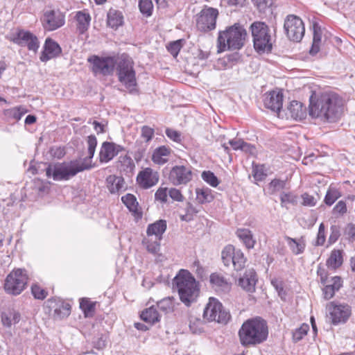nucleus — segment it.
<instances>
[{"mask_svg": "<svg viewBox=\"0 0 355 355\" xmlns=\"http://www.w3.org/2000/svg\"><path fill=\"white\" fill-rule=\"evenodd\" d=\"M331 233L329 238V243H334L340 236V228L337 225H333L330 227Z\"/></svg>", "mask_w": 355, "mask_h": 355, "instance_id": "864d4df0", "label": "nucleus"}, {"mask_svg": "<svg viewBox=\"0 0 355 355\" xmlns=\"http://www.w3.org/2000/svg\"><path fill=\"white\" fill-rule=\"evenodd\" d=\"M252 173L254 180L259 182L263 180L267 176L263 165L253 164Z\"/></svg>", "mask_w": 355, "mask_h": 355, "instance_id": "8fccbe9b", "label": "nucleus"}, {"mask_svg": "<svg viewBox=\"0 0 355 355\" xmlns=\"http://www.w3.org/2000/svg\"><path fill=\"white\" fill-rule=\"evenodd\" d=\"M246 36V30L239 23L227 27L218 33V52L241 49L244 46Z\"/></svg>", "mask_w": 355, "mask_h": 355, "instance_id": "39448f33", "label": "nucleus"}, {"mask_svg": "<svg viewBox=\"0 0 355 355\" xmlns=\"http://www.w3.org/2000/svg\"><path fill=\"white\" fill-rule=\"evenodd\" d=\"M280 201L282 207H286V204L295 205L297 202V197L292 193L283 192L280 195Z\"/></svg>", "mask_w": 355, "mask_h": 355, "instance_id": "09e8293b", "label": "nucleus"}, {"mask_svg": "<svg viewBox=\"0 0 355 355\" xmlns=\"http://www.w3.org/2000/svg\"><path fill=\"white\" fill-rule=\"evenodd\" d=\"M77 21V29L79 33H84L89 28L91 17L88 12L84 11H78L75 17Z\"/></svg>", "mask_w": 355, "mask_h": 355, "instance_id": "c9c22d12", "label": "nucleus"}, {"mask_svg": "<svg viewBox=\"0 0 355 355\" xmlns=\"http://www.w3.org/2000/svg\"><path fill=\"white\" fill-rule=\"evenodd\" d=\"M10 40L20 46H26L29 51L35 53L40 47L37 37L28 31L19 30L10 37Z\"/></svg>", "mask_w": 355, "mask_h": 355, "instance_id": "ddd939ff", "label": "nucleus"}, {"mask_svg": "<svg viewBox=\"0 0 355 355\" xmlns=\"http://www.w3.org/2000/svg\"><path fill=\"white\" fill-rule=\"evenodd\" d=\"M344 234L347 239L355 241V224H347L344 230Z\"/></svg>", "mask_w": 355, "mask_h": 355, "instance_id": "338daca9", "label": "nucleus"}, {"mask_svg": "<svg viewBox=\"0 0 355 355\" xmlns=\"http://www.w3.org/2000/svg\"><path fill=\"white\" fill-rule=\"evenodd\" d=\"M116 167L123 175L130 177L135 168L132 159L128 155H121L116 162Z\"/></svg>", "mask_w": 355, "mask_h": 355, "instance_id": "393cba45", "label": "nucleus"}, {"mask_svg": "<svg viewBox=\"0 0 355 355\" xmlns=\"http://www.w3.org/2000/svg\"><path fill=\"white\" fill-rule=\"evenodd\" d=\"M159 178V173L157 171L147 167L139 171L137 176V182L141 188L148 189L157 184Z\"/></svg>", "mask_w": 355, "mask_h": 355, "instance_id": "6ab92c4d", "label": "nucleus"}, {"mask_svg": "<svg viewBox=\"0 0 355 355\" xmlns=\"http://www.w3.org/2000/svg\"><path fill=\"white\" fill-rule=\"evenodd\" d=\"M115 68L119 81L128 89L129 93H137L136 72L132 58L127 54H122L117 58Z\"/></svg>", "mask_w": 355, "mask_h": 355, "instance_id": "423d86ee", "label": "nucleus"}, {"mask_svg": "<svg viewBox=\"0 0 355 355\" xmlns=\"http://www.w3.org/2000/svg\"><path fill=\"white\" fill-rule=\"evenodd\" d=\"M257 281L258 278L255 270L248 269L245 271L242 277H239L238 284L245 291L252 293L255 292Z\"/></svg>", "mask_w": 355, "mask_h": 355, "instance_id": "5701e85b", "label": "nucleus"}, {"mask_svg": "<svg viewBox=\"0 0 355 355\" xmlns=\"http://www.w3.org/2000/svg\"><path fill=\"white\" fill-rule=\"evenodd\" d=\"M166 221L165 220L160 219L148 225L146 234L148 236L155 235L159 240H160L162 234L166 230Z\"/></svg>", "mask_w": 355, "mask_h": 355, "instance_id": "c85d7f7f", "label": "nucleus"}, {"mask_svg": "<svg viewBox=\"0 0 355 355\" xmlns=\"http://www.w3.org/2000/svg\"><path fill=\"white\" fill-rule=\"evenodd\" d=\"M196 200L201 205L211 202L214 199L211 190L207 187L196 188Z\"/></svg>", "mask_w": 355, "mask_h": 355, "instance_id": "e433bc0d", "label": "nucleus"}, {"mask_svg": "<svg viewBox=\"0 0 355 355\" xmlns=\"http://www.w3.org/2000/svg\"><path fill=\"white\" fill-rule=\"evenodd\" d=\"M31 293L33 297L37 300H42L45 299L48 295V292L37 284L31 286Z\"/></svg>", "mask_w": 355, "mask_h": 355, "instance_id": "3c124183", "label": "nucleus"}, {"mask_svg": "<svg viewBox=\"0 0 355 355\" xmlns=\"http://www.w3.org/2000/svg\"><path fill=\"white\" fill-rule=\"evenodd\" d=\"M193 179L191 167L183 165L173 166L169 173L168 180L175 186L186 185Z\"/></svg>", "mask_w": 355, "mask_h": 355, "instance_id": "2eb2a0df", "label": "nucleus"}, {"mask_svg": "<svg viewBox=\"0 0 355 355\" xmlns=\"http://www.w3.org/2000/svg\"><path fill=\"white\" fill-rule=\"evenodd\" d=\"M173 284L186 306H190L196 300L200 293L199 284L190 272L181 269L174 277Z\"/></svg>", "mask_w": 355, "mask_h": 355, "instance_id": "20e7f679", "label": "nucleus"}, {"mask_svg": "<svg viewBox=\"0 0 355 355\" xmlns=\"http://www.w3.org/2000/svg\"><path fill=\"white\" fill-rule=\"evenodd\" d=\"M182 47V40H178L173 42H171L166 49L174 57L176 58L179 54Z\"/></svg>", "mask_w": 355, "mask_h": 355, "instance_id": "49530a36", "label": "nucleus"}, {"mask_svg": "<svg viewBox=\"0 0 355 355\" xmlns=\"http://www.w3.org/2000/svg\"><path fill=\"white\" fill-rule=\"evenodd\" d=\"M117 58L114 55L99 56L93 55L87 58V62L92 64L93 73L110 76L114 73Z\"/></svg>", "mask_w": 355, "mask_h": 355, "instance_id": "9d476101", "label": "nucleus"}, {"mask_svg": "<svg viewBox=\"0 0 355 355\" xmlns=\"http://www.w3.org/2000/svg\"><path fill=\"white\" fill-rule=\"evenodd\" d=\"M138 7L144 17H150L152 16L154 8L152 0H139Z\"/></svg>", "mask_w": 355, "mask_h": 355, "instance_id": "37998d69", "label": "nucleus"}, {"mask_svg": "<svg viewBox=\"0 0 355 355\" xmlns=\"http://www.w3.org/2000/svg\"><path fill=\"white\" fill-rule=\"evenodd\" d=\"M329 310L334 325L345 323L351 315V307L346 304H336L332 302L329 306Z\"/></svg>", "mask_w": 355, "mask_h": 355, "instance_id": "f3484780", "label": "nucleus"}, {"mask_svg": "<svg viewBox=\"0 0 355 355\" xmlns=\"http://www.w3.org/2000/svg\"><path fill=\"white\" fill-rule=\"evenodd\" d=\"M309 330V326L307 324H302L299 328L296 329L293 333V340L295 342L301 340L304 336L307 334Z\"/></svg>", "mask_w": 355, "mask_h": 355, "instance_id": "de8ad7c7", "label": "nucleus"}, {"mask_svg": "<svg viewBox=\"0 0 355 355\" xmlns=\"http://www.w3.org/2000/svg\"><path fill=\"white\" fill-rule=\"evenodd\" d=\"M140 318L142 320L149 323L150 325L152 326L153 324L159 321L160 315L159 314L157 308L154 306H152L144 309L141 312Z\"/></svg>", "mask_w": 355, "mask_h": 355, "instance_id": "f704fd0d", "label": "nucleus"}, {"mask_svg": "<svg viewBox=\"0 0 355 355\" xmlns=\"http://www.w3.org/2000/svg\"><path fill=\"white\" fill-rule=\"evenodd\" d=\"M106 184L110 193L114 194L123 189L124 179L121 176L110 175L106 178Z\"/></svg>", "mask_w": 355, "mask_h": 355, "instance_id": "7c9ffc66", "label": "nucleus"}, {"mask_svg": "<svg viewBox=\"0 0 355 355\" xmlns=\"http://www.w3.org/2000/svg\"><path fill=\"white\" fill-rule=\"evenodd\" d=\"M123 15L121 11L111 8L107 13V24L113 29L123 25Z\"/></svg>", "mask_w": 355, "mask_h": 355, "instance_id": "a878e982", "label": "nucleus"}, {"mask_svg": "<svg viewBox=\"0 0 355 355\" xmlns=\"http://www.w3.org/2000/svg\"><path fill=\"white\" fill-rule=\"evenodd\" d=\"M288 110L291 117L295 120H302L306 116V107L302 103L297 101H291Z\"/></svg>", "mask_w": 355, "mask_h": 355, "instance_id": "cd10ccee", "label": "nucleus"}, {"mask_svg": "<svg viewBox=\"0 0 355 355\" xmlns=\"http://www.w3.org/2000/svg\"><path fill=\"white\" fill-rule=\"evenodd\" d=\"M343 107L342 98L334 92H324L318 96L313 93L309 98V114L321 122L334 123L340 118Z\"/></svg>", "mask_w": 355, "mask_h": 355, "instance_id": "f257e3e1", "label": "nucleus"}, {"mask_svg": "<svg viewBox=\"0 0 355 355\" xmlns=\"http://www.w3.org/2000/svg\"><path fill=\"white\" fill-rule=\"evenodd\" d=\"M168 195V191L167 188L160 187L159 188L155 194V200H159L162 202H167V196Z\"/></svg>", "mask_w": 355, "mask_h": 355, "instance_id": "4d7b16f0", "label": "nucleus"}, {"mask_svg": "<svg viewBox=\"0 0 355 355\" xmlns=\"http://www.w3.org/2000/svg\"><path fill=\"white\" fill-rule=\"evenodd\" d=\"M322 293L325 300H330L332 298L335 293L338 291L343 286V281L340 277L334 276L331 278L328 283L322 284Z\"/></svg>", "mask_w": 355, "mask_h": 355, "instance_id": "b1692460", "label": "nucleus"}, {"mask_svg": "<svg viewBox=\"0 0 355 355\" xmlns=\"http://www.w3.org/2000/svg\"><path fill=\"white\" fill-rule=\"evenodd\" d=\"M283 93L282 91H270L264 95L263 104L266 108L279 113L283 105Z\"/></svg>", "mask_w": 355, "mask_h": 355, "instance_id": "aec40b11", "label": "nucleus"}, {"mask_svg": "<svg viewBox=\"0 0 355 355\" xmlns=\"http://www.w3.org/2000/svg\"><path fill=\"white\" fill-rule=\"evenodd\" d=\"M313 28V43L309 50V54L315 55L320 51V44L322 40V28L319 24L314 21L312 24Z\"/></svg>", "mask_w": 355, "mask_h": 355, "instance_id": "c756f323", "label": "nucleus"}, {"mask_svg": "<svg viewBox=\"0 0 355 355\" xmlns=\"http://www.w3.org/2000/svg\"><path fill=\"white\" fill-rule=\"evenodd\" d=\"M324 225L323 223H320L319 228H318V236L316 240V245H322L324 243L325 241V234H324Z\"/></svg>", "mask_w": 355, "mask_h": 355, "instance_id": "774afa93", "label": "nucleus"}, {"mask_svg": "<svg viewBox=\"0 0 355 355\" xmlns=\"http://www.w3.org/2000/svg\"><path fill=\"white\" fill-rule=\"evenodd\" d=\"M288 244L295 254L302 253L305 248V244L303 242H297L296 239L288 237Z\"/></svg>", "mask_w": 355, "mask_h": 355, "instance_id": "a18cd8bd", "label": "nucleus"}, {"mask_svg": "<svg viewBox=\"0 0 355 355\" xmlns=\"http://www.w3.org/2000/svg\"><path fill=\"white\" fill-rule=\"evenodd\" d=\"M250 31L255 51L260 54L270 52L272 44L269 26L265 22L257 21L250 25Z\"/></svg>", "mask_w": 355, "mask_h": 355, "instance_id": "0eeeda50", "label": "nucleus"}, {"mask_svg": "<svg viewBox=\"0 0 355 355\" xmlns=\"http://www.w3.org/2000/svg\"><path fill=\"white\" fill-rule=\"evenodd\" d=\"M28 275L24 269L17 268L12 270L6 277L3 288L7 294L18 295L26 288Z\"/></svg>", "mask_w": 355, "mask_h": 355, "instance_id": "6e6552de", "label": "nucleus"}, {"mask_svg": "<svg viewBox=\"0 0 355 355\" xmlns=\"http://www.w3.org/2000/svg\"><path fill=\"white\" fill-rule=\"evenodd\" d=\"M168 196L175 201L182 202L184 199L180 190L176 188H171L168 190Z\"/></svg>", "mask_w": 355, "mask_h": 355, "instance_id": "680f3d73", "label": "nucleus"}, {"mask_svg": "<svg viewBox=\"0 0 355 355\" xmlns=\"http://www.w3.org/2000/svg\"><path fill=\"white\" fill-rule=\"evenodd\" d=\"M271 284L275 288L276 291L278 292V294L280 296V297L282 299L285 300L286 293V291L284 289L282 282L277 279H275L271 281Z\"/></svg>", "mask_w": 355, "mask_h": 355, "instance_id": "bf43d9fd", "label": "nucleus"}, {"mask_svg": "<svg viewBox=\"0 0 355 355\" xmlns=\"http://www.w3.org/2000/svg\"><path fill=\"white\" fill-rule=\"evenodd\" d=\"M165 132L166 136L173 141L180 142L181 141V135L178 131L168 128Z\"/></svg>", "mask_w": 355, "mask_h": 355, "instance_id": "0e129e2a", "label": "nucleus"}, {"mask_svg": "<svg viewBox=\"0 0 355 355\" xmlns=\"http://www.w3.org/2000/svg\"><path fill=\"white\" fill-rule=\"evenodd\" d=\"M284 28L288 39L299 42L304 35L305 28L303 21L297 16L289 15L284 20Z\"/></svg>", "mask_w": 355, "mask_h": 355, "instance_id": "9b49d317", "label": "nucleus"}, {"mask_svg": "<svg viewBox=\"0 0 355 355\" xmlns=\"http://www.w3.org/2000/svg\"><path fill=\"white\" fill-rule=\"evenodd\" d=\"M218 10L214 8H207L202 10L197 15L196 26L201 32H209L215 29Z\"/></svg>", "mask_w": 355, "mask_h": 355, "instance_id": "f8f14e48", "label": "nucleus"}, {"mask_svg": "<svg viewBox=\"0 0 355 355\" xmlns=\"http://www.w3.org/2000/svg\"><path fill=\"white\" fill-rule=\"evenodd\" d=\"M171 148L162 146L157 148L153 153L152 160L154 163L159 165H163L168 162V157L171 153Z\"/></svg>", "mask_w": 355, "mask_h": 355, "instance_id": "72a5a7b5", "label": "nucleus"}, {"mask_svg": "<svg viewBox=\"0 0 355 355\" xmlns=\"http://www.w3.org/2000/svg\"><path fill=\"white\" fill-rule=\"evenodd\" d=\"M1 322L4 327H10L12 324H17L20 321L21 315L15 309H9L1 313Z\"/></svg>", "mask_w": 355, "mask_h": 355, "instance_id": "473e14b6", "label": "nucleus"}, {"mask_svg": "<svg viewBox=\"0 0 355 355\" xmlns=\"http://www.w3.org/2000/svg\"><path fill=\"white\" fill-rule=\"evenodd\" d=\"M49 312L53 311L55 319H62L68 317L71 313V305L60 297H53L46 302Z\"/></svg>", "mask_w": 355, "mask_h": 355, "instance_id": "dca6fc26", "label": "nucleus"}, {"mask_svg": "<svg viewBox=\"0 0 355 355\" xmlns=\"http://www.w3.org/2000/svg\"><path fill=\"white\" fill-rule=\"evenodd\" d=\"M347 209L345 202L343 200H340L334 207L332 212L334 214L343 215L347 212Z\"/></svg>", "mask_w": 355, "mask_h": 355, "instance_id": "e2e57ef3", "label": "nucleus"}, {"mask_svg": "<svg viewBox=\"0 0 355 355\" xmlns=\"http://www.w3.org/2000/svg\"><path fill=\"white\" fill-rule=\"evenodd\" d=\"M343 263V256L340 250L331 252L329 258L327 260V265L333 268L340 267Z\"/></svg>", "mask_w": 355, "mask_h": 355, "instance_id": "a19ab883", "label": "nucleus"}, {"mask_svg": "<svg viewBox=\"0 0 355 355\" xmlns=\"http://www.w3.org/2000/svg\"><path fill=\"white\" fill-rule=\"evenodd\" d=\"M121 201L127 207L130 211L132 212L138 220L142 218V212L138 208V202L136 197L131 193H127L121 197Z\"/></svg>", "mask_w": 355, "mask_h": 355, "instance_id": "bb28decb", "label": "nucleus"}, {"mask_svg": "<svg viewBox=\"0 0 355 355\" xmlns=\"http://www.w3.org/2000/svg\"><path fill=\"white\" fill-rule=\"evenodd\" d=\"M203 318L209 322L214 321L226 324L230 320L231 315L217 299L210 297L204 309Z\"/></svg>", "mask_w": 355, "mask_h": 355, "instance_id": "1a4fd4ad", "label": "nucleus"}, {"mask_svg": "<svg viewBox=\"0 0 355 355\" xmlns=\"http://www.w3.org/2000/svg\"><path fill=\"white\" fill-rule=\"evenodd\" d=\"M236 249L232 245L225 246L221 252V258L223 263L225 266H229L232 264Z\"/></svg>", "mask_w": 355, "mask_h": 355, "instance_id": "ea45409f", "label": "nucleus"}, {"mask_svg": "<svg viewBox=\"0 0 355 355\" xmlns=\"http://www.w3.org/2000/svg\"><path fill=\"white\" fill-rule=\"evenodd\" d=\"M61 53L62 49L58 43L51 37H47L45 40L40 60L43 62H46L53 58L59 56Z\"/></svg>", "mask_w": 355, "mask_h": 355, "instance_id": "4be33fe9", "label": "nucleus"}, {"mask_svg": "<svg viewBox=\"0 0 355 355\" xmlns=\"http://www.w3.org/2000/svg\"><path fill=\"white\" fill-rule=\"evenodd\" d=\"M232 264L236 271H240L244 268L246 263V258L241 250H236L234 256L233 257Z\"/></svg>", "mask_w": 355, "mask_h": 355, "instance_id": "79ce46f5", "label": "nucleus"}, {"mask_svg": "<svg viewBox=\"0 0 355 355\" xmlns=\"http://www.w3.org/2000/svg\"><path fill=\"white\" fill-rule=\"evenodd\" d=\"M172 302L170 298H164L159 302H157V307L165 312L168 313V311H171L172 310Z\"/></svg>", "mask_w": 355, "mask_h": 355, "instance_id": "5fc2aeb1", "label": "nucleus"}, {"mask_svg": "<svg viewBox=\"0 0 355 355\" xmlns=\"http://www.w3.org/2000/svg\"><path fill=\"white\" fill-rule=\"evenodd\" d=\"M80 309L83 311L85 317L92 316L95 312L96 302H92L87 297L80 298Z\"/></svg>", "mask_w": 355, "mask_h": 355, "instance_id": "58836bf2", "label": "nucleus"}, {"mask_svg": "<svg viewBox=\"0 0 355 355\" xmlns=\"http://www.w3.org/2000/svg\"><path fill=\"white\" fill-rule=\"evenodd\" d=\"M143 243L146 244L147 250L153 254H157L159 250L160 245L158 241L150 242L144 239Z\"/></svg>", "mask_w": 355, "mask_h": 355, "instance_id": "6e6d98bb", "label": "nucleus"}, {"mask_svg": "<svg viewBox=\"0 0 355 355\" xmlns=\"http://www.w3.org/2000/svg\"><path fill=\"white\" fill-rule=\"evenodd\" d=\"M252 1L260 12H265V10L272 4V0H252Z\"/></svg>", "mask_w": 355, "mask_h": 355, "instance_id": "052dcab7", "label": "nucleus"}, {"mask_svg": "<svg viewBox=\"0 0 355 355\" xmlns=\"http://www.w3.org/2000/svg\"><path fill=\"white\" fill-rule=\"evenodd\" d=\"M209 282L211 288L218 293L226 294L231 291L232 283L220 273H211Z\"/></svg>", "mask_w": 355, "mask_h": 355, "instance_id": "412c9836", "label": "nucleus"}, {"mask_svg": "<svg viewBox=\"0 0 355 355\" xmlns=\"http://www.w3.org/2000/svg\"><path fill=\"white\" fill-rule=\"evenodd\" d=\"M41 21L46 31H53L64 24L65 17L60 10H50L44 12Z\"/></svg>", "mask_w": 355, "mask_h": 355, "instance_id": "4468645a", "label": "nucleus"}, {"mask_svg": "<svg viewBox=\"0 0 355 355\" xmlns=\"http://www.w3.org/2000/svg\"><path fill=\"white\" fill-rule=\"evenodd\" d=\"M154 129L147 125H144L141 128V137L145 139L146 143H148L154 136Z\"/></svg>", "mask_w": 355, "mask_h": 355, "instance_id": "13d9d810", "label": "nucleus"}, {"mask_svg": "<svg viewBox=\"0 0 355 355\" xmlns=\"http://www.w3.org/2000/svg\"><path fill=\"white\" fill-rule=\"evenodd\" d=\"M341 196V192L338 189L330 185L326 192L324 202L327 206H331Z\"/></svg>", "mask_w": 355, "mask_h": 355, "instance_id": "4c0bfd02", "label": "nucleus"}, {"mask_svg": "<svg viewBox=\"0 0 355 355\" xmlns=\"http://www.w3.org/2000/svg\"><path fill=\"white\" fill-rule=\"evenodd\" d=\"M87 142L88 156L85 157L81 163L77 160L49 163L45 169L46 177L52 178L55 181L68 180L79 172L92 168L94 165L92 164V159L97 146V139L95 135H91L87 137Z\"/></svg>", "mask_w": 355, "mask_h": 355, "instance_id": "f03ea898", "label": "nucleus"}, {"mask_svg": "<svg viewBox=\"0 0 355 355\" xmlns=\"http://www.w3.org/2000/svg\"><path fill=\"white\" fill-rule=\"evenodd\" d=\"M241 345L244 347H255L264 343L268 337L267 322L261 317L245 320L239 330Z\"/></svg>", "mask_w": 355, "mask_h": 355, "instance_id": "7ed1b4c3", "label": "nucleus"}, {"mask_svg": "<svg viewBox=\"0 0 355 355\" xmlns=\"http://www.w3.org/2000/svg\"><path fill=\"white\" fill-rule=\"evenodd\" d=\"M201 178L212 187H216L220 184L218 178L211 171H204L201 174Z\"/></svg>", "mask_w": 355, "mask_h": 355, "instance_id": "c03bdc74", "label": "nucleus"}, {"mask_svg": "<svg viewBox=\"0 0 355 355\" xmlns=\"http://www.w3.org/2000/svg\"><path fill=\"white\" fill-rule=\"evenodd\" d=\"M203 324L200 320H195L194 321H190L189 329L190 331L194 334H200L204 331Z\"/></svg>", "mask_w": 355, "mask_h": 355, "instance_id": "603ef678", "label": "nucleus"}, {"mask_svg": "<svg viewBox=\"0 0 355 355\" xmlns=\"http://www.w3.org/2000/svg\"><path fill=\"white\" fill-rule=\"evenodd\" d=\"M236 235L248 249H252L254 247L256 241L254 239L252 232L250 230L239 228L236 232Z\"/></svg>", "mask_w": 355, "mask_h": 355, "instance_id": "2f4dec72", "label": "nucleus"}, {"mask_svg": "<svg viewBox=\"0 0 355 355\" xmlns=\"http://www.w3.org/2000/svg\"><path fill=\"white\" fill-rule=\"evenodd\" d=\"M125 148L114 142L104 141L101 147L98 158L101 163H107Z\"/></svg>", "mask_w": 355, "mask_h": 355, "instance_id": "a211bd4d", "label": "nucleus"}, {"mask_svg": "<svg viewBox=\"0 0 355 355\" xmlns=\"http://www.w3.org/2000/svg\"><path fill=\"white\" fill-rule=\"evenodd\" d=\"M317 275L320 277L322 284H325L329 281L327 271L320 264L318 266Z\"/></svg>", "mask_w": 355, "mask_h": 355, "instance_id": "69168bd1", "label": "nucleus"}]
</instances>
